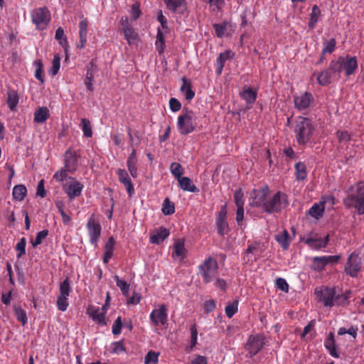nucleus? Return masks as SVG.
<instances>
[{"label": "nucleus", "mask_w": 364, "mask_h": 364, "mask_svg": "<svg viewBox=\"0 0 364 364\" xmlns=\"http://www.w3.org/2000/svg\"><path fill=\"white\" fill-rule=\"evenodd\" d=\"M218 273V264L217 261L209 257L198 266V274L201 276L205 284L210 283Z\"/></svg>", "instance_id": "5"}, {"label": "nucleus", "mask_w": 364, "mask_h": 364, "mask_svg": "<svg viewBox=\"0 0 364 364\" xmlns=\"http://www.w3.org/2000/svg\"><path fill=\"white\" fill-rule=\"evenodd\" d=\"M329 242V235H327L324 238L318 237L317 235L314 236H309L304 242L310 247L315 250H320L326 247Z\"/></svg>", "instance_id": "18"}, {"label": "nucleus", "mask_w": 364, "mask_h": 364, "mask_svg": "<svg viewBox=\"0 0 364 364\" xmlns=\"http://www.w3.org/2000/svg\"><path fill=\"white\" fill-rule=\"evenodd\" d=\"M336 61L339 65V73L343 70L347 76L353 75L358 68V62L356 57L346 55V57L340 56Z\"/></svg>", "instance_id": "12"}, {"label": "nucleus", "mask_w": 364, "mask_h": 364, "mask_svg": "<svg viewBox=\"0 0 364 364\" xmlns=\"http://www.w3.org/2000/svg\"><path fill=\"white\" fill-rule=\"evenodd\" d=\"M88 21L87 19H83L79 23V37L80 42L77 47L80 49H82L87 42V33Z\"/></svg>", "instance_id": "26"}, {"label": "nucleus", "mask_w": 364, "mask_h": 364, "mask_svg": "<svg viewBox=\"0 0 364 364\" xmlns=\"http://www.w3.org/2000/svg\"><path fill=\"white\" fill-rule=\"evenodd\" d=\"M31 16L36 28L40 31L46 29L51 19L50 12L46 6L33 9Z\"/></svg>", "instance_id": "7"}, {"label": "nucleus", "mask_w": 364, "mask_h": 364, "mask_svg": "<svg viewBox=\"0 0 364 364\" xmlns=\"http://www.w3.org/2000/svg\"><path fill=\"white\" fill-rule=\"evenodd\" d=\"M295 176L298 181H304L307 177L306 167L302 162H298L294 166Z\"/></svg>", "instance_id": "38"}, {"label": "nucleus", "mask_w": 364, "mask_h": 364, "mask_svg": "<svg viewBox=\"0 0 364 364\" xmlns=\"http://www.w3.org/2000/svg\"><path fill=\"white\" fill-rule=\"evenodd\" d=\"M216 308V301L214 299H210L204 303V311L206 314L213 312Z\"/></svg>", "instance_id": "61"}, {"label": "nucleus", "mask_w": 364, "mask_h": 364, "mask_svg": "<svg viewBox=\"0 0 364 364\" xmlns=\"http://www.w3.org/2000/svg\"><path fill=\"white\" fill-rule=\"evenodd\" d=\"M169 230L164 227H160L150 237V242L153 244H160L169 235Z\"/></svg>", "instance_id": "25"}, {"label": "nucleus", "mask_w": 364, "mask_h": 364, "mask_svg": "<svg viewBox=\"0 0 364 364\" xmlns=\"http://www.w3.org/2000/svg\"><path fill=\"white\" fill-rule=\"evenodd\" d=\"M314 131L315 126L311 119L302 116L296 117L294 133L296 141L299 145L309 143L312 139Z\"/></svg>", "instance_id": "2"}, {"label": "nucleus", "mask_w": 364, "mask_h": 364, "mask_svg": "<svg viewBox=\"0 0 364 364\" xmlns=\"http://www.w3.org/2000/svg\"><path fill=\"white\" fill-rule=\"evenodd\" d=\"M112 353L119 354L123 352H126V348L124 346V341H119L118 342H113L111 344Z\"/></svg>", "instance_id": "55"}, {"label": "nucleus", "mask_w": 364, "mask_h": 364, "mask_svg": "<svg viewBox=\"0 0 364 364\" xmlns=\"http://www.w3.org/2000/svg\"><path fill=\"white\" fill-rule=\"evenodd\" d=\"M14 313L17 320L20 321L23 326H25L28 321L26 311L18 307L14 309Z\"/></svg>", "instance_id": "49"}, {"label": "nucleus", "mask_w": 364, "mask_h": 364, "mask_svg": "<svg viewBox=\"0 0 364 364\" xmlns=\"http://www.w3.org/2000/svg\"><path fill=\"white\" fill-rule=\"evenodd\" d=\"M117 173L119 177V181L122 183L127 191L129 196H132L134 193V188L130 177L127 172L124 169L119 168L117 171Z\"/></svg>", "instance_id": "20"}, {"label": "nucleus", "mask_w": 364, "mask_h": 364, "mask_svg": "<svg viewBox=\"0 0 364 364\" xmlns=\"http://www.w3.org/2000/svg\"><path fill=\"white\" fill-rule=\"evenodd\" d=\"M324 346L328 350L329 354L336 358H338L340 357L339 353L336 350L334 335L332 332L328 334V338L324 341Z\"/></svg>", "instance_id": "32"}, {"label": "nucleus", "mask_w": 364, "mask_h": 364, "mask_svg": "<svg viewBox=\"0 0 364 364\" xmlns=\"http://www.w3.org/2000/svg\"><path fill=\"white\" fill-rule=\"evenodd\" d=\"M162 213L166 215H170L174 213L175 206L174 204L170 200L169 198H166L163 203Z\"/></svg>", "instance_id": "44"}, {"label": "nucleus", "mask_w": 364, "mask_h": 364, "mask_svg": "<svg viewBox=\"0 0 364 364\" xmlns=\"http://www.w3.org/2000/svg\"><path fill=\"white\" fill-rule=\"evenodd\" d=\"M141 14V11L140 9V4L139 3H136L132 4V9H131V15L132 18L134 21H136Z\"/></svg>", "instance_id": "59"}, {"label": "nucleus", "mask_w": 364, "mask_h": 364, "mask_svg": "<svg viewBox=\"0 0 364 364\" xmlns=\"http://www.w3.org/2000/svg\"><path fill=\"white\" fill-rule=\"evenodd\" d=\"M166 7L174 13L183 14L186 9L185 0H164Z\"/></svg>", "instance_id": "22"}, {"label": "nucleus", "mask_w": 364, "mask_h": 364, "mask_svg": "<svg viewBox=\"0 0 364 364\" xmlns=\"http://www.w3.org/2000/svg\"><path fill=\"white\" fill-rule=\"evenodd\" d=\"M125 39L127 41L129 44L134 43L136 41L137 33L134 31L133 28L126 29L123 31Z\"/></svg>", "instance_id": "51"}, {"label": "nucleus", "mask_w": 364, "mask_h": 364, "mask_svg": "<svg viewBox=\"0 0 364 364\" xmlns=\"http://www.w3.org/2000/svg\"><path fill=\"white\" fill-rule=\"evenodd\" d=\"M48 230H43L40 232H38L36 235V239L31 240V243L32 244V246L33 247H36L39 245H41L43 242V240H44L48 235Z\"/></svg>", "instance_id": "46"}, {"label": "nucleus", "mask_w": 364, "mask_h": 364, "mask_svg": "<svg viewBox=\"0 0 364 364\" xmlns=\"http://www.w3.org/2000/svg\"><path fill=\"white\" fill-rule=\"evenodd\" d=\"M343 203L347 208H353L358 215H364V182L348 188Z\"/></svg>", "instance_id": "1"}, {"label": "nucleus", "mask_w": 364, "mask_h": 364, "mask_svg": "<svg viewBox=\"0 0 364 364\" xmlns=\"http://www.w3.org/2000/svg\"><path fill=\"white\" fill-rule=\"evenodd\" d=\"M231 23L229 21H223L220 23L213 24V28L215 31V35L218 38H223L229 35L228 31L231 29Z\"/></svg>", "instance_id": "28"}, {"label": "nucleus", "mask_w": 364, "mask_h": 364, "mask_svg": "<svg viewBox=\"0 0 364 364\" xmlns=\"http://www.w3.org/2000/svg\"><path fill=\"white\" fill-rule=\"evenodd\" d=\"M265 345V336L263 334L257 333L250 335L245 345L247 351V358H252L257 355Z\"/></svg>", "instance_id": "8"}, {"label": "nucleus", "mask_w": 364, "mask_h": 364, "mask_svg": "<svg viewBox=\"0 0 364 364\" xmlns=\"http://www.w3.org/2000/svg\"><path fill=\"white\" fill-rule=\"evenodd\" d=\"M234 200L237 207H244V194L241 189L235 193Z\"/></svg>", "instance_id": "58"}, {"label": "nucleus", "mask_w": 364, "mask_h": 364, "mask_svg": "<svg viewBox=\"0 0 364 364\" xmlns=\"http://www.w3.org/2000/svg\"><path fill=\"white\" fill-rule=\"evenodd\" d=\"M78 156L76 152L72 149H68L65 153L64 166L68 171L75 172L77 168Z\"/></svg>", "instance_id": "19"}, {"label": "nucleus", "mask_w": 364, "mask_h": 364, "mask_svg": "<svg viewBox=\"0 0 364 364\" xmlns=\"http://www.w3.org/2000/svg\"><path fill=\"white\" fill-rule=\"evenodd\" d=\"M73 173V171H68L65 166H64L60 170L56 171L53 175V178L56 181L62 182L65 179L68 180V173Z\"/></svg>", "instance_id": "43"}, {"label": "nucleus", "mask_w": 364, "mask_h": 364, "mask_svg": "<svg viewBox=\"0 0 364 364\" xmlns=\"http://www.w3.org/2000/svg\"><path fill=\"white\" fill-rule=\"evenodd\" d=\"M180 188L185 191L191 193H198L199 189L193 183L191 178L183 176L178 179Z\"/></svg>", "instance_id": "31"}, {"label": "nucleus", "mask_w": 364, "mask_h": 364, "mask_svg": "<svg viewBox=\"0 0 364 364\" xmlns=\"http://www.w3.org/2000/svg\"><path fill=\"white\" fill-rule=\"evenodd\" d=\"M237 309L238 301L235 300L232 301L231 304H229L228 306H226L225 309V314L229 318H230L237 311Z\"/></svg>", "instance_id": "50"}, {"label": "nucleus", "mask_w": 364, "mask_h": 364, "mask_svg": "<svg viewBox=\"0 0 364 364\" xmlns=\"http://www.w3.org/2000/svg\"><path fill=\"white\" fill-rule=\"evenodd\" d=\"M321 15V10L317 5L312 7L311 13L310 14L309 27L311 29L314 28L316 24L318 21V17Z\"/></svg>", "instance_id": "39"}, {"label": "nucleus", "mask_w": 364, "mask_h": 364, "mask_svg": "<svg viewBox=\"0 0 364 364\" xmlns=\"http://www.w3.org/2000/svg\"><path fill=\"white\" fill-rule=\"evenodd\" d=\"M26 239L25 237H21L15 247V250L18 252L16 255L18 259H20L26 254Z\"/></svg>", "instance_id": "47"}, {"label": "nucleus", "mask_w": 364, "mask_h": 364, "mask_svg": "<svg viewBox=\"0 0 364 364\" xmlns=\"http://www.w3.org/2000/svg\"><path fill=\"white\" fill-rule=\"evenodd\" d=\"M314 101L313 95L309 92H306L301 95L294 97V106L299 111L307 109Z\"/></svg>", "instance_id": "17"}, {"label": "nucleus", "mask_w": 364, "mask_h": 364, "mask_svg": "<svg viewBox=\"0 0 364 364\" xmlns=\"http://www.w3.org/2000/svg\"><path fill=\"white\" fill-rule=\"evenodd\" d=\"M186 250L185 248L184 242L178 240L173 245L172 257L175 259L178 258L181 261L186 257Z\"/></svg>", "instance_id": "29"}, {"label": "nucleus", "mask_w": 364, "mask_h": 364, "mask_svg": "<svg viewBox=\"0 0 364 364\" xmlns=\"http://www.w3.org/2000/svg\"><path fill=\"white\" fill-rule=\"evenodd\" d=\"M276 241L279 244L284 250H287L289 247L290 237L287 230H284L274 236Z\"/></svg>", "instance_id": "30"}, {"label": "nucleus", "mask_w": 364, "mask_h": 364, "mask_svg": "<svg viewBox=\"0 0 364 364\" xmlns=\"http://www.w3.org/2000/svg\"><path fill=\"white\" fill-rule=\"evenodd\" d=\"M240 96L247 103L252 105L257 100V92L252 88L248 87L240 93Z\"/></svg>", "instance_id": "36"}, {"label": "nucleus", "mask_w": 364, "mask_h": 364, "mask_svg": "<svg viewBox=\"0 0 364 364\" xmlns=\"http://www.w3.org/2000/svg\"><path fill=\"white\" fill-rule=\"evenodd\" d=\"M336 41L335 38H331L329 41L324 43V47L322 50V54L332 53L336 48Z\"/></svg>", "instance_id": "52"}, {"label": "nucleus", "mask_w": 364, "mask_h": 364, "mask_svg": "<svg viewBox=\"0 0 364 364\" xmlns=\"http://www.w3.org/2000/svg\"><path fill=\"white\" fill-rule=\"evenodd\" d=\"M289 205L287 195L277 191L271 198H268L264 212L268 214L279 213Z\"/></svg>", "instance_id": "4"}, {"label": "nucleus", "mask_w": 364, "mask_h": 364, "mask_svg": "<svg viewBox=\"0 0 364 364\" xmlns=\"http://www.w3.org/2000/svg\"><path fill=\"white\" fill-rule=\"evenodd\" d=\"M362 268V259L360 253L357 252H352L348 257L344 271L351 277H356Z\"/></svg>", "instance_id": "10"}, {"label": "nucleus", "mask_w": 364, "mask_h": 364, "mask_svg": "<svg viewBox=\"0 0 364 364\" xmlns=\"http://www.w3.org/2000/svg\"><path fill=\"white\" fill-rule=\"evenodd\" d=\"M217 231L220 235H225L228 232V224L226 220H216Z\"/></svg>", "instance_id": "54"}, {"label": "nucleus", "mask_w": 364, "mask_h": 364, "mask_svg": "<svg viewBox=\"0 0 364 364\" xmlns=\"http://www.w3.org/2000/svg\"><path fill=\"white\" fill-rule=\"evenodd\" d=\"M197 117L188 108H184L177 119V128L181 135H187L195 131L197 127Z\"/></svg>", "instance_id": "3"}, {"label": "nucleus", "mask_w": 364, "mask_h": 364, "mask_svg": "<svg viewBox=\"0 0 364 364\" xmlns=\"http://www.w3.org/2000/svg\"><path fill=\"white\" fill-rule=\"evenodd\" d=\"M89 316L99 325L105 326L107 324L105 321V312L100 311V308L89 307L87 309Z\"/></svg>", "instance_id": "24"}, {"label": "nucleus", "mask_w": 364, "mask_h": 364, "mask_svg": "<svg viewBox=\"0 0 364 364\" xmlns=\"http://www.w3.org/2000/svg\"><path fill=\"white\" fill-rule=\"evenodd\" d=\"M170 171L177 180L182 177L183 168L179 163L173 162L170 166Z\"/></svg>", "instance_id": "48"}, {"label": "nucleus", "mask_w": 364, "mask_h": 364, "mask_svg": "<svg viewBox=\"0 0 364 364\" xmlns=\"http://www.w3.org/2000/svg\"><path fill=\"white\" fill-rule=\"evenodd\" d=\"M63 191L67 194L70 200L82 195L84 186L75 178L69 176L68 181L62 185Z\"/></svg>", "instance_id": "9"}, {"label": "nucleus", "mask_w": 364, "mask_h": 364, "mask_svg": "<svg viewBox=\"0 0 364 364\" xmlns=\"http://www.w3.org/2000/svg\"><path fill=\"white\" fill-rule=\"evenodd\" d=\"M19 96L15 90H9L7 92V105L11 111H16V107L18 104Z\"/></svg>", "instance_id": "34"}, {"label": "nucleus", "mask_w": 364, "mask_h": 364, "mask_svg": "<svg viewBox=\"0 0 364 364\" xmlns=\"http://www.w3.org/2000/svg\"><path fill=\"white\" fill-rule=\"evenodd\" d=\"M340 67L336 63L335 60H331L327 69L314 73L313 76H316L318 83L321 86H326L331 82V80H338L340 78Z\"/></svg>", "instance_id": "6"}, {"label": "nucleus", "mask_w": 364, "mask_h": 364, "mask_svg": "<svg viewBox=\"0 0 364 364\" xmlns=\"http://www.w3.org/2000/svg\"><path fill=\"white\" fill-rule=\"evenodd\" d=\"M234 56L235 53L230 50H227L224 53H220L219 56L216 59L215 63L216 72L218 75L222 73L225 61L232 59Z\"/></svg>", "instance_id": "23"}, {"label": "nucleus", "mask_w": 364, "mask_h": 364, "mask_svg": "<svg viewBox=\"0 0 364 364\" xmlns=\"http://www.w3.org/2000/svg\"><path fill=\"white\" fill-rule=\"evenodd\" d=\"M350 291H346L344 294L337 295L335 298L336 305H344L349 298Z\"/></svg>", "instance_id": "64"}, {"label": "nucleus", "mask_w": 364, "mask_h": 364, "mask_svg": "<svg viewBox=\"0 0 364 364\" xmlns=\"http://www.w3.org/2000/svg\"><path fill=\"white\" fill-rule=\"evenodd\" d=\"M80 126L82 130L84 136L90 138L92 136V125L87 119L82 118L81 119Z\"/></svg>", "instance_id": "42"}, {"label": "nucleus", "mask_w": 364, "mask_h": 364, "mask_svg": "<svg viewBox=\"0 0 364 364\" xmlns=\"http://www.w3.org/2000/svg\"><path fill=\"white\" fill-rule=\"evenodd\" d=\"M315 294L318 301L322 302L325 306H333L336 304V291L333 288L326 287L324 289H315Z\"/></svg>", "instance_id": "15"}, {"label": "nucleus", "mask_w": 364, "mask_h": 364, "mask_svg": "<svg viewBox=\"0 0 364 364\" xmlns=\"http://www.w3.org/2000/svg\"><path fill=\"white\" fill-rule=\"evenodd\" d=\"M60 58L58 55H55L52 61V67L50 70V73L54 76L60 70Z\"/></svg>", "instance_id": "57"}, {"label": "nucleus", "mask_w": 364, "mask_h": 364, "mask_svg": "<svg viewBox=\"0 0 364 364\" xmlns=\"http://www.w3.org/2000/svg\"><path fill=\"white\" fill-rule=\"evenodd\" d=\"M27 195V188L24 185H16L13 188L12 196L14 200L22 201Z\"/></svg>", "instance_id": "37"}, {"label": "nucleus", "mask_w": 364, "mask_h": 364, "mask_svg": "<svg viewBox=\"0 0 364 364\" xmlns=\"http://www.w3.org/2000/svg\"><path fill=\"white\" fill-rule=\"evenodd\" d=\"M49 117V110L46 107H41L37 109L34 112V122L37 123H43Z\"/></svg>", "instance_id": "35"}, {"label": "nucleus", "mask_w": 364, "mask_h": 364, "mask_svg": "<svg viewBox=\"0 0 364 364\" xmlns=\"http://www.w3.org/2000/svg\"><path fill=\"white\" fill-rule=\"evenodd\" d=\"M341 255H325V256H316L312 258L311 269L316 272L323 271L327 264H336L341 259Z\"/></svg>", "instance_id": "11"}, {"label": "nucleus", "mask_w": 364, "mask_h": 364, "mask_svg": "<svg viewBox=\"0 0 364 364\" xmlns=\"http://www.w3.org/2000/svg\"><path fill=\"white\" fill-rule=\"evenodd\" d=\"M275 283H276L277 287L279 289H280V290H282V291H283L284 292H288V291H289V284H288V283L287 282V281L284 279L280 278V277L277 278L276 279Z\"/></svg>", "instance_id": "63"}, {"label": "nucleus", "mask_w": 364, "mask_h": 364, "mask_svg": "<svg viewBox=\"0 0 364 364\" xmlns=\"http://www.w3.org/2000/svg\"><path fill=\"white\" fill-rule=\"evenodd\" d=\"M151 323L154 326H164L168 321V309L164 304L154 309L149 316Z\"/></svg>", "instance_id": "14"}, {"label": "nucleus", "mask_w": 364, "mask_h": 364, "mask_svg": "<svg viewBox=\"0 0 364 364\" xmlns=\"http://www.w3.org/2000/svg\"><path fill=\"white\" fill-rule=\"evenodd\" d=\"M115 240L113 237H110L105 245V253L103 256V262L107 264L113 256L114 249Z\"/></svg>", "instance_id": "33"}, {"label": "nucleus", "mask_w": 364, "mask_h": 364, "mask_svg": "<svg viewBox=\"0 0 364 364\" xmlns=\"http://www.w3.org/2000/svg\"><path fill=\"white\" fill-rule=\"evenodd\" d=\"M56 304L60 311H65L69 305L68 297L58 296Z\"/></svg>", "instance_id": "56"}, {"label": "nucleus", "mask_w": 364, "mask_h": 364, "mask_svg": "<svg viewBox=\"0 0 364 364\" xmlns=\"http://www.w3.org/2000/svg\"><path fill=\"white\" fill-rule=\"evenodd\" d=\"M128 170L133 178L138 176L137 161H127Z\"/></svg>", "instance_id": "60"}, {"label": "nucleus", "mask_w": 364, "mask_h": 364, "mask_svg": "<svg viewBox=\"0 0 364 364\" xmlns=\"http://www.w3.org/2000/svg\"><path fill=\"white\" fill-rule=\"evenodd\" d=\"M86 227L88 231L90 243L97 245L101 235L102 228L100 223L98 220L95 218L94 214L91 215L90 217Z\"/></svg>", "instance_id": "13"}, {"label": "nucleus", "mask_w": 364, "mask_h": 364, "mask_svg": "<svg viewBox=\"0 0 364 364\" xmlns=\"http://www.w3.org/2000/svg\"><path fill=\"white\" fill-rule=\"evenodd\" d=\"M269 194V188L267 186H265L258 190L254 191V196H252V205L262 208L264 210L265 205L268 200Z\"/></svg>", "instance_id": "16"}, {"label": "nucleus", "mask_w": 364, "mask_h": 364, "mask_svg": "<svg viewBox=\"0 0 364 364\" xmlns=\"http://www.w3.org/2000/svg\"><path fill=\"white\" fill-rule=\"evenodd\" d=\"M324 212L323 204L314 203L309 210V214L316 219L320 218Z\"/></svg>", "instance_id": "40"}, {"label": "nucleus", "mask_w": 364, "mask_h": 364, "mask_svg": "<svg viewBox=\"0 0 364 364\" xmlns=\"http://www.w3.org/2000/svg\"><path fill=\"white\" fill-rule=\"evenodd\" d=\"M159 353H156L154 350H149L144 357V363H157L159 360Z\"/></svg>", "instance_id": "53"}, {"label": "nucleus", "mask_w": 364, "mask_h": 364, "mask_svg": "<svg viewBox=\"0 0 364 364\" xmlns=\"http://www.w3.org/2000/svg\"><path fill=\"white\" fill-rule=\"evenodd\" d=\"M71 291L70 279L68 277H66L60 284V294L58 296L68 297Z\"/></svg>", "instance_id": "41"}, {"label": "nucleus", "mask_w": 364, "mask_h": 364, "mask_svg": "<svg viewBox=\"0 0 364 364\" xmlns=\"http://www.w3.org/2000/svg\"><path fill=\"white\" fill-rule=\"evenodd\" d=\"M169 107L172 112H176L181 109V104L176 98L171 97L169 100Z\"/></svg>", "instance_id": "62"}, {"label": "nucleus", "mask_w": 364, "mask_h": 364, "mask_svg": "<svg viewBox=\"0 0 364 364\" xmlns=\"http://www.w3.org/2000/svg\"><path fill=\"white\" fill-rule=\"evenodd\" d=\"M117 286L120 289L124 295H127L129 291V284L124 280L120 279L117 275L114 277Z\"/></svg>", "instance_id": "45"}, {"label": "nucleus", "mask_w": 364, "mask_h": 364, "mask_svg": "<svg viewBox=\"0 0 364 364\" xmlns=\"http://www.w3.org/2000/svg\"><path fill=\"white\" fill-rule=\"evenodd\" d=\"M97 71V66L95 61L92 60L87 66L86 77L84 82L87 89L90 92L93 91L92 81Z\"/></svg>", "instance_id": "21"}, {"label": "nucleus", "mask_w": 364, "mask_h": 364, "mask_svg": "<svg viewBox=\"0 0 364 364\" xmlns=\"http://www.w3.org/2000/svg\"><path fill=\"white\" fill-rule=\"evenodd\" d=\"M182 85L180 87V91L185 93L186 100L191 101L196 95L195 92L192 90V85L190 80L186 77H182Z\"/></svg>", "instance_id": "27"}]
</instances>
